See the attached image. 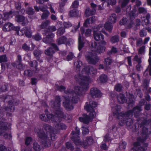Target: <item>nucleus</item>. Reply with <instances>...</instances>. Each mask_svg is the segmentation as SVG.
Returning <instances> with one entry per match:
<instances>
[{
    "label": "nucleus",
    "mask_w": 151,
    "mask_h": 151,
    "mask_svg": "<svg viewBox=\"0 0 151 151\" xmlns=\"http://www.w3.org/2000/svg\"><path fill=\"white\" fill-rule=\"evenodd\" d=\"M121 106L119 105H116L112 108L113 115L117 117L120 119L119 124L120 126H123L125 124L127 127L130 128L133 127V120L131 119L134 114V116L137 118V121L140 122V123L145 124L147 123L146 119L142 118L140 114V111L142 110L140 106H137L134 107L132 110L126 112H121Z\"/></svg>",
    "instance_id": "obj_1"
},
{
    "label": "nucleus",
    "mask_w": 151,
    "mask_h": 151,
    "mask_svg": "<svg viewBox=\"0 0 151 151\" xmlns=\"http://www.w3.org/2000/svg\"><path fill=\"white\" fill-rule=\"evenodd\" d=\"M55 127L52 129V127L47 124H44V128L46 131L45 132L41 129H37L36 132L39 140L45 147H49L51 145V140H54L56 138L55 134L59 132L60 129H66L67 127L64 124L56 122H54Z\"/></svg>",
    "instance_id": "obj_2"
},
{
    "label": "nucleus",
    "mask_w": 151,
    "mask_h": 151,
    "mask_svg": "<svg viewBox=\"0 0 151 151\" xmlns=\"http://www.w3.org/2000/svg\"><path fill=\"white\" fill-rule=\"evenodd\" d=\"M96 69L90 66H86L82 69L81 75H76L75 80L78 82L81 87L77 86L76 89H78L77 92L80 93L81 91L88 90V84L91 80L88 76L89 75H95L96 74Z\"/></svg>",
    "instance_id": "obj_3"
},
{
    "label": "nucleus",
    "mask_w": 151,
    "mask_h": 151,
    "mask_svg": "<svg viewBox=\"0 0 151 151\" xmlns=\"http://www.w3.org/2000/svg\"><path fill=\"white\" fill-rule=\"evenodd\" d=\"M103 27V24H100L96 29H94L93 31L94 39L97 41H100V42L98 43L95 42L91 45L92 47V50L99 53H102L105 51L106 47L105 46L106 44V42L103 40L104 38V35L100 32H97L99 31L100 32H102L106 35H107V33L104 30Z\"/></svg>",
    "instance_id": "obj_4"
},
{
    "label": "nucleus",
    "mask_w": 151,
    "mask_h": 151,
    "mask_svg": "<svg viewBox=\"0 0 151 151\" xmlns=\"http://www.w3.org/2000/svg\"><path fill=\"white\" fill-rule=\"evenodd\" d=\"M148 129L145 127L142 129V137H139L137 139V141L134 143V147L130 151H145L148 144L143 142L147 137Z\"/></svg>",
    "instance_id": "obj_5"
},
{
    "label": "nucleus",
    "mask_w": 151,
    "mask_h": 151,
    "mask_svg": "<svg viewBox=\"0 0 151 151\" xmlns=\"http://www.w3.org/2000/svg\"><path fill=\"white\" fill-rule=\"evenodd\" d=\"M76 87L75 89V92L72 91L70 90H68L65 91V93L68 95V98H67L65 101L63 102V105L66 109L68 111L71 110L73 109V107L72 103H76L77 102V95L80 94L82 91L80 93L77 92L78 89L76 90Z\"/></svg>",
    "instance_id": "obj_6"
},
{
    "label": "nucleus",
    "mask_w": 151,
    "mask_h": 151,
    "mask_svg": "<svg viewBox=\"0 0 151 151\" xmlns=\"http://www.w3.org/2000/svg\"><path fill=\"white\" fill-rule=\"evenodd\" d=\"M60 98L59 96H56L55 97V101L53 105V108L55 110V115H53L52 114H48L47 115L48 120H51L52 121L57 120L58 117L64 119L66 118V115L65 114L60 108Z\"/></svg>",
    "instance_id": "obj_7"
},
{
    "label": "nucleus",
    "mask_w": 151,
    "mask_h": 151,
    "mask_svg": "<svg viewBox=\"0 0 151 151\" xmlns=\"http://www.w3.org/2000/svg\"><path fill=\"white\" fill-rule=\"evenodd\" d=\"M75 130L76 132L74 131L72 132L70 138L76 145H81L84 148H86L89 145L92 144L93 140L91 137H87L83 142H81L79 138L80 134L79 129L76 127Z\"/></svg>",
    "instance_id": "obj_8"
},
{
    "label": "nucleus",
    "mask_w": 151,
    "mask_h": 151,
    "mask_svg": "<svg viewBox=\"0 0 151 151\" xmlns=\"http://www.w3.org/2000/svg\"><path fill=\"white\" fill-rule=\"evenodd\" d=\"M89 103V104L85 106V108L87 111L90 112L89 116L85 114L83 117L79 118V120L80 122L85 124H88L91 119L94 118L96 114L94 108L97 106V103L93 101H90Z\"/></svg>",
    "instance_id": "obj_9"
},
{
    "label": "nucleus",
    "mask_w": 151,
    "mask_h": 151,
    "mask_svg": "<svg viewBox=\"0 0 151 151\" xmlns=\"http://www.w3.org/2000/svg\"><path fill=\"white\" fill-rule=\"evenodd\" d=\"M7 127L3 122H0V135L4 134V137L7 139H10L12 136L10 132H8ZM0 151H7V149L2 145H0Z\"/></svg>",
    "instance_id": "obj_10"
},
{
    "label": "nucleus",
    "mask_w": 151,
    "mask_h": 151,
    "mask_svg": "<svg viewBox=\"0 0 151 151\" xmlns=\"http://www.w3.org/2000/svg\"><path fill=\"white\" fill-rule=\"evenodd\" d=\"M85 58L88 62L95 65L99 60V58L92 52H88L85 54Z\"/></svg>",
    "instance_id": "obj_11"
},
{
    "label": "nucleus",
    "mask_w": 151,
    "mask_h": 151,
    "mask_svg": "<svg viewBox=\"0 0 151 151\" xmlns=\"http://www.w3.org/2000/svg\"><path fill=\"white\" fill-rule=\"evenodd\" d=\"M116 17L115 14H111L108 19V22H106L104 25V28L110 32H111L112 29L111 24L115 23L116 21Z\"/></svg>",
    "instance_id": "obj_12"
},
{
    "label": "nucleus",
    "mask_w": 151,
    "mask_h": 151,
    "mask_svg": "<svg viewBox=\"0 0 151 151\" xmlns=\"http://www.w3.org/2000/svg\"><path fill=\"white\" fill-rule=\"evenodd\" d=\"M42 34L44 36H46L45 37L43 38L42 41L44 42L46 44H49L52 42V38L54 36V34L48 32L46 30H44Z\"/></svg>",
    "instance_id": "obj_13"
},
{
    "label": "nucleus",
    "mask_w": 151,
    "mask_h": 151,
    "mask_svg": "<svg viewBox=\"0 0 151 151\" xmlns=\"http://www.w3.org/2000/svg\"><path fill=\"white\" fill-rule=\"evenodd\" d=\"M15 21L19 23H21L22 26L28 25L29 21L27 18L21 15H17L15 17Z\"/></svg>",
    "instance_id": "obj_14"
},
{
    "label": "nucleus",
    "mask_w": 151,
    "mask_h": 151,
    "mask_svg": "<svg viewBox=\"0 0 151 151\" xmlns=\"http://www.w3.org/2000/svg\"><path fill=\"white\" fill-rule=\"evenodd\" d=\"M51 47H50L45 51V53L48 56H51L54 53L55 50H58V48L56 44L52 43Z\"/></svg>",
    "instance_id": "obj_15"
},
{
    "label": "nucleus",
    "mask_w": 151,
    "mask_h": 151,
    "mask_svg": "<svg viewBox=\"0 0 151 151\" xmlns=\"http://www.w3.org/2000/svg\"><path fill=\"white\" fill-rule=\"evenodd\" d=\"M20 32L22 33L21 35H23L24 34L25 36L28 38H30L32 36V32L31 30V27H29L26 26L24 27Z\"/></svg>",
    "instance_id": "obj_16"
},
{
    "label": "nucleus",
    "mask_w": 151,
    "mask_h": 151,
    "mask_svg": "<svg viewBox=\"0 0 151 151\" xmlns=\"http://www.w3.org/2000/svg\"><path fill=\"white\" fill-rule=\"evenodd\" d=\"M90 94L93 98L101 96L100 91L96 88H92L90 90Z\"/></svg>",
    "instance_id": "obj_17"
},
{
    "label": "nucleus",
    "mask_w": 151,
    "mask_h": 151,
    "mask_svg": "<svg viewBox=\"0 0 151 151\" xmlns=\"http://www.w3.org/2000/svg\"><path fill=\"white\" fill-rule=\"evenodd\" d=\"M42 53V51L38 49L35 50L33 52L34 55L36 58L37 60L39 61L40 63L42 62V60L40 59V58Z\"/></svg>",
    "instance_id": "obj_18"
},
{
    "label": "nucleus",
    "mask_w": 151,
    "mask_h": 151,
    "mask_svg": "<svg viewBox=\"0 0 151 151\" xmlns=\"http://www.w3.org/2000/svg\"><path fill=\"white\" fill-rule=\"evenodd\" d=\"M96 10L95 9L92 8L91 9L89 8H87L85 10V16L86 17H88L95 14Z\"/></svg>",
    "instance_id": "obj_19"
},
{
    "label": "nucleus",
    "mask_w": 151,
    "mask_h": 151,
    "mask_svg": "<svg viewBox=\"0 0 151 151\" xmlns=\"http://www.w3.org/2000/svg\"><path fill=\"white\" fill-rule=\"evenodd\" d=\"M13 24L9 22L6 23L3 27V30L4 32H7L12 30Z\"/></svg>",
    "instance_id": "obj_20"
},
{
    "label": "nucleus",
    "mask_w": 151,
    "mask_h": 151,
    "mask_svg": "<svg viewBox=\"0 0 151 151\" xmlns=\"http://www.w3.org/2000/svg\"><path fill=\"white\" fill-rule=\"evenodd\" d=\"M67 40L66 37L63 36L60 37L56 40V42L58 45H59L65 43Z\"/></svg>",
    "instance_id": "obj_21"
},
{
    "label": "nucleus",
    "mask_w": 151,
    "mask_h": 151,
    "mask_svg": "<svg viewBox=\"0 0 151 151\" xmlns=\"http://www.w3.org/2000/svg\"><path fill=\"white\" fill-rule=\"evenodd\" d=\"M118 101L120 103L123 104L126 101V98L124 95L120 93L117 96Z\"/></svg>",
    "instance_id": "obj_22"
},
{
    "label": "nucleus",
    "mask_w": 151,
    "mask_h": 151,
    "mask_svg": "<svg viewBox=\"0 0 151 151\" xmlns=\"http://www.w3.org/2000/svg\"><path fill=\"white\" fill-rule=\"evenodd\" d=\"M84 38L83 37L79 35L78 38V49L80 51L83 46V41Z\"/></svg>",
    "instance_id": "obj_23"
},
{
    "label": "nucleus",
    "mask_w": 151,
    "mask_h": 151,
    "mask_svg": "<svg viewBox=\"0 0 151 151\" xmlns=\"http://www.w3.org/2000/svg\"><path fill=\"white\" fill-rule=\"evenodd\" d=\"M50 23V21L49 20H46L42 23L40 25V28L41 29H47Z\"/></svg>",
    "instance_id": "obj_24"
},
{
    "label": "nucleus",
    "mask_w": 151,
    "mask_h": 151,
    "mask_svg": "<svg viewBox=\"0 0 151 151\" xmlns=\"http://www.w3.org/2000/svg\"><path fill=\"white\" fill-rule=\"evenodd\" d=\"M81 32L82 34H83L85 32V34L86 37H88L90 36L91 34V30L90 29H87L85 32L84 29L83 27H81Z\"/></svg>",
    "instance_id": "obj_25"
},
{
    "label": "nucleus",
    "mask_w": 151,
    "mask_h": 151,
    "mask_svg": "<svg viewBox=\"0 0 151 151\" xmlns=\"http://www.w3.org/2000/svg\"><path fill=\"white\" fill-rule=\"evenodd\" d=\"M79 12L78 10L73 9L70 10L69 13V15L71 17H76L78 15Z\"/></svg>",
    "instance_id": "obj_26"
},
{
    "label": "nucleus",
    "mask_w": 151,
    "mask_h": 151,
    "mask_svg": "<svg viewBox=\"0 0 151 151\" xmlns=\"http://www.w3.org/2000/svg\"><path fill=\"white\" fill-rule=\"evenodd\" d=\"M74 65L76 66V70L77 72L80 71V69L81 66L82 65V62L80 60H78L77 62H74Z\"/></svg>",
    "instance_id": "obj_27"
},
{
    "label": "nucleus",
    "mask_w": 151,
    "mask_h": 151,
    "mask_svg": "<svg viewBox=\"0 0 151 151\" xmlns=\"http://www.w3.org/2000/svg\"><path fill=\"white\" fill-rule=\"evenodd\" d=\"M12 12L10 11L8 12H4L3 14V20H7L10 17H12L11 16L12 14Z\"/></svg>",
    "instance_id": "obj_28"
},
{
    "label": "nucleus",
    "mask_w": 151,
    "mask_h": 151,
    "mask_svg": "<svg viewBox=\"0 0 151 151\" xmlns=\"http://www.w3.org/2000/svg\"><path fill=\"white\" fill-rule=\"evenodd\" d=\"M33 148L35 151H40L41 147L37 142H34L33 145Z\"/></svg>",
    "instance_id": "obj_29"
},
{
    "label": "nucleus",
    "mask_w": 151,
    "mask_h": 151,
    "mask_svg": "<svg viewBox=\"0 0 151 151\" xmlns=\"http://www.w3.org/2000/svg\"><path fill=\"white\" fill-rule=\"evenodd\" d=\"M119 40V36L117 35L112 36L110 39V41L112 44L118 42Z\"/></svg>",
    "instance_id": "obj_30"
},
{
    "label": "nucleus",
    "mask_w": 151,
    "mask_h": 151,
    "mask_svg": "<svg viewBox=\"0 0 151 151\" xmlns=\"http://www.w3.org/2000/svg\"><path fill=\"white\" fill-rule=\"evenodd\" d=\"M145 46L143 45L138 48L137 50L138 54L139 55L144 54L145 52Z\"/></svg>",
    "instance_id": "obj_31"
},
{
    "label": "nucleus",
    "mask_w": 151,
    "mask_h": 151,
    "mask_svg": "<svg viewBox=\"0 0 151 151\" xmlns=\"http://www.w3.org/2000/svg\"><path fill=\"white\" fill-rule=\"evenodd\" d=\"M65 29L64 28L61 27L58 28L57 32V35L61 36L63 35L65 32Z\"/></svg>",
    "instance_id": "obj_32"
},
{
    "label": "nucleus",
    "mask_w": 151,
    "mask_h": 151,
    "mask_svg": "<svg viewBox=\"0 0 151 151\" xmlns=\"http://www.w3.org/2000/svg\"><path fill=\"white\" fill-rule=\"evenodd\" d=\"M129 0H119V3L121 4L122 8L125 7L129 2Z\"/></svg>",
    "instance_id": "obj_33"
},
{
    "label": "nucleus",
    "mask_w": 151,
    "mask_h": 151,
    "mask_svg": "<svg viewBox=\"0 0 151 151\" xmlns=\"http://www.w3.org/2000/svg\"><path fill=\"white\" fill-rule=\"evenodd\" d=\"M26 12L29 15H32L34 14L35 11L34 9L32 7H29L26 9Z\"/></svg>",
    "instance_id": "obj_34"
},
{
    "label": "nucleus",
    "mask_w": 151,
    "mask_h": 151,
    "mask_svg": "<svg viewBox=\"0 0 151 151\" xmlns=\"http://www.w3.org/2000/svg\"><path fill=\"white\" fill-rule=\"evenodd\" d=\"M148 62L149 65L146 70V72L148 73L151 76V58L150 57L148 60Z\"/></svg>",
    "instance_id": "obj_35"
},
{
    "label": "nucleus",
    "mask_w": 151,
    "mask_h": 151,
    "mask_svg": "<svg viewBox=\"0 0 151 151\" xmlns=\"http://www.w3.org/2000/svg\"><path fill=\"white\" fill-rule=\"evenodd\" d=\"M50 14V13L48 11H45L44 12H43V13L41 16V19H47Z\"/></svg>",
    "instance_id": "obj_36"
},
{
    "label": "nucleus",
    "mask_w": 151,
    "mask_h": 151,
    "mask_svg": "<svg viewBox=\"0 0 151 151\" xmlns=\"http://www.w3.org/2000/svg\"><path fill=\"white\" fill-rule=\"evenodd\" d=\"M111 60L109 57L106 58L104 60V63L106 66H108L111 65Z\"/></svg>",
    "instance_id": "obj_37"
},
{
    "label": "nucleus",
    "mask_w": 151,
    "mask_h": 151,
    "mask_svg": "<svg viewBox=\"0 0 151 151\" xmlns=\"http://www.w3.org/2000/svg\"><path fill=\"white\" fill-rule=\"evenodd\" d=\"M122 86L121 84L118 83L115 86L114 89L116 91L120 92L122 90Z\"/></svg>",
    "instance_id": "obj_38"
},
{
    "label": "nucleus",
    "mask_w": 151,
    "mask_h": 151,
    "mask_svg": "<svg viewBox=\"0 0 151 151\" xmlns=\"http://www.w3.org/2000/svg\"><path fill=\"white\" fill-rule=\"evenodd\" d=\"M107 80V76L105 75H101L100 77L99 80L102 83L106 82Z\"/></svg>",
    "instance_id": "obj_39"
},
{
    "label": "nucleus",
    "mask_w": 151,
    "mask_h": 151,
    "mask_svg": "<svg viewBox=\"0 0 151 151\" xmlns=\"http://www.w3.org/2000/svg\"><path fill=\"white\" fill-rule=\"evenodd\" d=\"M101 1H106L107 2L108 4L111 5H112L115 4L116 2V0H100Z\"/></svg>",
    "instance_id": "obj_40"
},
{
    "label": "nucleus",
    "mask_w": 151,
    "mask_h": 151,
    "mask_svg": "<svg viewBox=\"0 0 151 151\" xmlns=\"http://www.w3.org/2000/svg\"><path fill=\"white\" fill-rule=\"evenodd\" d=\"M126 145L127 143L126 142H123L122 143H119V148L121 150L124 149L126 147Z\"/></svg>",
    "instance_id": "obj_41"
},
{
    "label": "nucleus",
    "mask_w": 151,
    "mask_h": 151,
    "mask_svg": "<svg viewBox=\"0 0 151 151\" xmlns=\"http://www.w3.org/2000/svg\"><path fill=\"white\" fill-rule=\"evenodd\" d=\"M24 75L30 77L33 74V72L31 70H26L24 72Z\"/></svg>",
    "instance_id": "obj_42"
},
{
    "label": "nucleus",
    "mask_w": 151,
    "mask_h": 151,
    "mask_svg": "<svg viewBox=\"0 0 151 151\" xmlns=\"http://www.w3.org/2000/svg\"><path fill=\"white\" fill-rule=\"evenodd\" d=\"M32 139L30 137H27L25 139V144L28 146L29 145L31 142Z\"/></svg>",
    "instance_id": "obj_43"
},
{
    "label": "nucleus",
    "mask_w": 151,
    "mask_h": 151,
    "mask_svg": "<svg viewBox=\"0 0 151 151\" xmlns=\"http://www.w3.org/2000/svg\"><path fill=\"white\" fill-rule=\"evenodd\" d=\"M33 38L37 41H39L42 39V37L40 34L37 33L33 36Z\"/></svg>",
    "instance_id": "obj_44"
},
{
    "label": "nucleus",
    "mask_w": 151,
    "mask_h": 151,
    "mask_svg": "<svg viewBox=\"0 0 151 151\" xmlns=\"http://www.w3.org/2000/svg\"><path fill=\"white\" fill-rule=\"evenodd\" d=\"M143 43V41L142 39L139 38L136 41V46L137 47H139L142 45Z\"/></svg>",
    "instance_id": "obj_45"
},
{
    "label": "nucleus",
    "mask_w": 151,
    "mask_h": 151,
    "mask_svg": "<svg viewBox=\"0 0 151 151\" xmlns=\"http://www.w3.org/2000/svg\"><path fill=\"white\" fill-rule=\"evenodd\" d=\"M74 56L72 52H70L67 56L66 60L69 61L71 60L74 58Z\"/></svg>",
    "instance_id": "obj_46"
},
{
    "label": "nucleus",
    "mask_w": 151,
    "mask_h": 151,
    "mask_svg": "<svg viewBox=\"0 0 151 151\" xmlns=\"http://www.w3.org/2000/svg\"><path fill=\"white\" fill-rule=\"evenodd\" d=\"M133 61H136L138 63H141V58H139L137 55H136L133 59Z\"/></svg>",
    "instance_id": "obj_47"
},
{
    "label": "nucleus",
    "mask_w": 151,
    "mask_h": 151,
    "mask_svg": "<svg viewBox=\"0 0 151 151\" xmlns=\"http://www.w3.org/2000/svg\"><path fill=\"white\" fill-rule=\"evenodd\" d=\"M117 52L118 50L114 46H112L111 48L110 51L109 52H108L107 53L108 54L109 53L114 54L117 53Z\"/></svg>",
    "instance_id": "obj_48"
},
{
    "label": "nucleus",
    "mask_w": 151,
    "mask_h": 151,
    "mask_svg": "<svg viewBox=\"0 0 151 151\" xmlns=\"http://www.w3.org/2000/svg\"><path fill=\"white\" fill-rule=\"evenodd\" d=\"M29 65L30 66L36 68L37 66V63L36 60L31 61L29 63Z\"/></svg>",
    "instance_id": "obj_49"
},
{
    "label": "nucleus",
    "mask_w": 151,
    "mask_h": 151,
    "mask_svg": "<svg viewBox=\"0 0 151 151\" xmlns=\"http://www.w3.org/2000/svg\"><path fill=\"white\" fill-rule=\"evenodd\" d=\"M66 147L67 149L71 150L74 149L73 146L70 142H68L66 143Z\"/></svg>",
    "instance_id": "obj_50"
},
{
    "label": "nucleus",
    "mask_w": 151,
    "mask_h": 151,
    "mask_svg": "<svg viewBox=\"0 0 151 151\" xmlns=\"http://www.w3.org/2000/svg\"><path fill=\"white\" fill-rule=\"evenodd\" d=\"M16 66L17 69L21 70L24 69V66L21 63H16Z\"/></svg>",
    "instance_id": "obj_51"
},
{
    "label": "nucleus",
    "mask_w": 151,
    "mask_h": 151,
    "mask_svg": "<svg viewBox=\"0 0 151 151\" xmlns=\"http://www.w3.org/2000/svg\"><path fill=\"white\" fill-rule=\"evenodd\" d=\"M64 27L66 28H68L72 26V24L70 22H64L63 23Z\"/></svg>",
    "instance_id": "obj_52"
},
{
    "label": "nucleus",
    "mask_w": 151,
    "mask_h": 151,
    "mask_svg": "<svg viewBox=\"0 0 151 151\" xmlns=\"http://www.w3.org/2000/svg\"><path fill=\"white\" fill-rule=\"evenodd\" d=\"M7 61L6 55H4L0 56V63L6 62Z\"/></svg>",
    "instance_id": "obj_53"
},
{
    "label": "nucleus",
    "mask_w": 151,
    "mask_h": 151,
    "mask_svg": "<svg viewBox=\"0 0 151 151\" xmlns=\"http://www.w3.org/2000/svg\"><path fill=\"white\" fill-rule=\"evenodd\" d=\"M138 11L139 13L146 14L147 13V11L146 9L143 7H139L138 9Z\"/></svg>",
    "instance_id": "obj_54"
},
{
    "label": "nucleus",
    "mask_w": 151,
    "mask_h": 151,
    "mask_svg": "<svg viewBox=\"0 0 151 151\" xmlns=\"http://www.w3.org/2000/svg\"><path fill=\"white\" fill-rule=\"evenodd\" d=\"M19 101L13 99L9 101V103L10 105L13 104L14 105H17L18 104Z\"/></svg>",
    "instance_id": "obj_55"
},
{
    "label": "nucleus",
    "mask_w": 151,
    "mask_h": 151,
    "mask_svg": "<svg viewBox=\"0 0 151 151\" xmlns=\"http://www.w3.org/2000/svg\"><path fill=\"white\" fill-rule=\"evenodd\" d=\"M22 48L23 50L27 51H28L30 49L29 47L26 43H24L22 45Z\"/></svg>",
    "instance_id": "obj_56"
},
{
    "label": "nucleus",
    "mask_w": 151,
    "mask_h": 151,
    "mask_svg": "<svg viewBox=\"0 0 151 151\" xmlns=\"http://www.w3.org/2000/svg\"><path fill=\"white\" fill-rule=\"evenodd\" d=\"M139 35L141 37H143L147 35V33L145 30L144 29H143L141 30L139 32Z\"/></svg>",
    "instance_id": "obj_57"
},
{
    "label": "nucleus",
    "mask_w": 151,
    "mask_h": 151,
    "mask_svg": "<svg viewBox=\"0 0 151 151\" xmlns=\"http://www.w3.org/2000/svg\"><path fill=\"white\" fill-rule=\"evenodd\" d=\"M7 85H4L0 88V93L2 92H5L7 90Z\"/></svg>",
    "instance_id": "obj_58"
},
{
    "label": "nucleus",
    "mask_w": 151,
    "mask_h": 151,
    "mask_svg": "<svg viewBox=\"0 0 151 151\" xmlns=\"http://www.w3.org/2000/svg\"><path fill=\"white\" fill-rule=\"evenodd\" d=\"M40 118L42 120L45 122L48 121V119L46 118L45 114H41L40 115Z\"/></svg>",
    "instance_id": "obj_59"
},
{
    "label": "nucleus",
    "mask_w": 151,
    "mask_h": 151,
    "mask_svg": "<svg viewBox=\"0 0 151 151\" xmlns=\"http://www.w3.org/2000/svg\"><path fill=\"white\" fill-rule=\"evenodd\" d=\"M6 111L11 112H13L14 110V108L13 106H11V107L9 108L8 107H5L4 109Z\"/></svg>",
    "instance_id": "obj_60"
},
{
    "label": "nucleus",
    "mask_w": 151,
    "mask_h": 151,
    "mask_svg": "<svg viewBox=\"0 0 151 151\" xmlns=\"http://www.w3.org/2000/svg\"><path fill=\"white\" fill-rule=\"evenodd\" d=\"M141 19L142 21V22L143 23V24H147L149 23V20H148V19H146L145 17H142Z\"/></svg>",
    "instance_id": "obj_61"
},
{
    "label": "nucleus",
    "mask_w": 151,
    "mask_h": 151,
    "mask_svg": "<svg viewBox=\"0 0 151 151\" xmlns=\"http://www.w3.org/2000/svg\"><path fill=\"white\" fill-rule=\"evenodd\" d=\"M78 6V2L77 0L75 1L73 3L72 6L74 8H77Z\"/></svg>",
    "instance_id": "obj_62"
},
{
    "label": "nucleus",
    "mask_w": 151,
    "mask_h": 151,
    "mask_svg": "<svg viewBox=\"0 0 151 151\" xmlns=\"http://www.w3.org/2000/svg\"><path fill=\"white\" fill-rule=\"evenodd\" d=\"M48 29L51 32L55 31L57 29L54 26L49 27Z\"/></svg>",
    "instance_id": "obj_63"
},
{
    "label": "nucleus",
    "mask_w": 151,
    "mask_h": 151,
    "mask_svg": "<svg viewBox=\"0 0 151 151\" xmlns=\"http://www.w3.org/2000/svg\"><path fill=\"white\" fill-rule=\"evenodd\" d=\"M82 130L83 134H88L89 132V130L86 127H83Z\"/></svg>",
    "instance_id": "obj_64"
}]
</instances>
